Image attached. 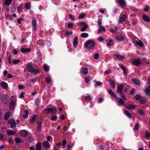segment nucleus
Segmentation results:
<instances>
[{
	"mask_svg": "<svg viewBox=\"0 0 150 150\" xmlns=\"http://www.w3.org/2000/svg\"><path fill=\"white\" fill-rule=\"evenodd\" d=\"M23 19L21 18H20L19 19H17V21L18 23L19 24H21V21L23 20Z\"/></svg>",
	"mask_w": 150,
	"mask_h": 150,
	"instance_id": "e2e57ef3",
	"label": "nucleus"
},
{
	"mask_svg": "<svg viewBox=\"0 0 150 150\" xmlns=\"http://www.w3.org/2000/svg\"><path fill=\"white\" fill-rule=\"evenodd\" d=\"M38 44L39 45H44V43L43 41H41L38 40L37 41Z\"/></svg>",
	"mask_w": 150,
	"mask_h": 150,
	"instance_id": "052dcab7",
	"label": "nucleus"
},
{
	"mask_svg": "<svg viewBox=\"0 0 150 150\" xmlns=\"http://www.w3.org/2000/svg\"><path fill=\"white\" fill-rule=\"evenodd\" d=\"M41 144L40 142H38L36 145V147L37 150H41Z\"/></svg>",
	"mask_w": 150,
	"mask_h": 150,
	"instance_id": "a878e982",
	"label": "nucleus"
},
{
	"mask_svg": "<svg viewBox=\"0 0 150 150\" xmlns=\"http://www.w3.org/2000/svg\"><path fill=\"white\" fill-rule=\"evenodd\" d=\"M85 16V14L84 13H82L79 16V18H83Z\"/></svg>",
	"mask_w": 150,
	"mask_h": 150,
	"instance_id": "864d4df0",
	"label": "nucleus"
},
{
	"mask_svg": "<svg viewBox=\"0 0 150 150\" xmlns=\"http://www.w3.org/2000/svg\"><path fill=\"white\" fill-rule=\"evenodd\" d=\"M25 7L27 9H29L30 8V4L29 3L27 2L25 4Z\"/></svg>",
	"mask_w": 150,
	"mask_h": 150,
	"instance_id": "a18cd8bd",
	"label": "nucleus"
},
{
	"mask_svg": "<svg viewBox=\"0 0 150 150\" xmlns=\"http://www.w3.org/2000/svg\"><path fill=\"white\" fill-rule=\"evenodd\" d=\"M11 112H7L4 116V120H7L8 119L11 115Z\"/></svg>",
	"mask_w": 150,
	"mask_h": 150,
	"instance_id": "aec40b11",
	"label": "nucleus"
},
{
	"mask_svg": "<svg viewBox=\"0 0 150 150\" xmlns=\"http://www.w3.org/2000/svg\"><path fill=\"white\" fill-rule=\"evenodd\" d=\"M114 55L117 58L119 59L122 60L124 59V57L121 55L118 54H115Z\"/></svg>",
	"mask_w": 150,
	"mask_h": 150,
	"instance_id": "b1692460",
	"label": "nucleus"
},
{
	"mask_svg": "<svg viewBox=\"0 0 150 150\" xmlns=\"http://www.w3.org/2000/svg\"><path fill=\"white\" fill-rule=\"evenodd\" d=\"M42 145L44 146L45 148L47 149L50 147V144L49 142L47 141L43 142Z\"/></svg>",
	"mask_w": 150,
	"mask_h": 150,
	"instance_id": "9b49d317",
	"label": "nucleus"
},
{
	"mask_svg": "<svg viewBox=\"0 0 150 150\" xmlns=\"http://www.w3.org/2000/svg\"><path fill=\"white\" fill-rule=\"evenodd\" d=\"M8 123L9 125H11V128H14L16 126V123L15 120L13 118L9 119L8 121Z\"/></svg>",
	"mask_w": 150,
	"mask_h": 150,
	"instance_id": "f03ea898",
	"label": "nucleus"
},
{
	"mask_svg": "<svg viewBox=\"0 0 150 150\" xmlns=\"http://www.w3.org/2000/svg\"><path fill=\"white\" fill-rule=\"evenodd\" d=\"M119 4L121 7L123 8L126 5V3L125 0H117Z\"/></svg>",
	"mask_w": 150,
	"mask_h": 150,
	"instance_id": "7ed1b4c3",
	"label": "nucleus"
},
{
	"mask_svg": "<svg viewBox=\"0 0 150 150\" xmlns=\"http://www.w3.org/2000/svg\"><path fill=\"white\" fill-rule=\"evenodd\" d=\"M46 80L47 81V83L48 84L50 83L51 82V78L49 77L46 78Z\"/></svg>",
	"mask_w": 150,
	"mask_h": 150,
	"instance_id": "4c0bfd02",
	"label": "nucleus"
},
{
	"mask_svg": "<svg viewBox=\"0 0 150 150\" xmlns=\"http://www.w3.org/2000/svg\"><path fill=\"white\" fill-rule=\"evenodd\" d=\"M57 118V116L56 115L50 117V119L53 121L56 120Z\"/></svg>",
	"mask_w": 150,
	"mask_h": 150,
	"instance_id": "37998d69",
	"label": "nucleus"
},
{
	"mask_svg": "<svg viewBox=\"0 0 150 150\" xmlns=\"http://www.w3.org/2000/svg\"><path fill=\"white\" fill-rule=\"evenodd\" d=\"M127 108L129 110H133L136 108V106L133 104H129L127 106Z\"/></svg>",
	"mask_w": 150,
	"mask_h": 150,
	"instance_id": "f3484780",
	"label": "nucleus"
},
{
	"mask_svg": "<svg viewBox=\"0 0 150 150\" xmlns=\"http://www.w3.org/2000/svg\"><path fill=\"white\" fill-rule=\"evenodd\" d=\"M136 44L141 47H144L143 43L141 41H137L136 42Z\"/></svg>",
	"mask_w": 150,
	"mask_h": 150,
	"instance_id": "393cba45",
	"label": "nucleus"
},
{
	"mask_svg": "<svg viewBox=\"0 0 150 150\" xmlns=\"http://www.w3.org/2000/svg\"><path fill=\"white\" fill-rule=\"evenodd\" d=\"M127 16L126 14L122 16L119 18V22L121 23L122 22L124 21L127 19Z\"/></svg>",
	"mask_w": 150,
	"mask_h": 150,
	"instance_id": "20e7f679",
	"label": "nucleus"
},
{
	"mask_svg": "<svg viewBox=\"0 0 150 150\" xmlns=\"http://www.w3.org/2000/svg\"><path fill=\"white\" fill-rule=\"evenodd\" d=\"M139 102L142 104H144L147 102L146 100L145 97H142Z\"/></svg>",
	"mask_w": 150,
	"mask_h": 150,
	"instance_id": "1a4fd4ad",
	"label": "nucleus"
},
{
	"mask_svg": "<svg viewBox=\"0 0 150 150\" xmlns=\"http://www.w3.org/2000/svg\"><path fill=\"white\" fill-rule=\"evenodd\" d=\"M12 1V0H5L4 4L8 6L11 4Z\"/></svg>",
	"mask_w": 150,
	"mask_h": 150,
	"instance_id": "cd10ccee",
	"label": "nucleus"
},
{
	"mask_svg": "<svg viewBox=\"0 0 150 150\" xmlns=\"http://www.w3.org/2000/svg\"><path fill=\"white\" fill-rule=\"evenodd\" d=\"M10 105L11 107H14L15 105V102L13 100L11 101Z\"/></svg>",
	"mask_w": 150,
	"mask_h": 150,
	"instance_id": "72a5a7b5",
	"label": "nucleus"
},
{
	"mask_svg": "<svg viewBox=\"0 0 150 150\" xmlns=\"http://www.w3.org/2000/svg\"><path fill=\"white\" fill-rule=\"evenodd\" d=\"M118 102L120 103L122 105H124L125 104V102L124 100L121 98L119 100Z\"/></svg>",
	"mask_w": 150,
	"mask_h": 150,
	"instance_id": "4d7b16f0",
	"label": "nucleus"
},
{
	"mask_svg": "<svg viewBox=\"0 0 150 150\" xmlns=\"http://www.w3.org/2000/svg\"><path fill=\"white\" fill-rule=\"evenodd\" d=\"M139 128L138 124L136 123L134 126V128L135 130H137Z\"/></svg>",
	"mask_w": 150,
	"mask_h": 150,
	"instance_id": "bf43d9fd",
	"label": "nucleus"
},
{
	"mask_svg": "<svg viewBox=\"0 0 150 150\" xmlns=\"http://www.w3.org/2000/svg\"><path fill=\"white\" fill-rule=\"evenodd\" d=\"M25 93L23 92H21L20 96V98H22L24 97Z\"/></svg>",
	"mask_w": 150,
	"mask_h": 150,
	"instance_id": "680f3d73",
	"label": "nucleus"
},
{
	"mask_svg": "<svg viewBox=\"0 0 150 150\" xmlns=\"http://www.w3.org/2000/svg\"><path fill=\"white\" fill-rule=\"evenodd\" d=\"M113 45V42L112 40L110 39L107 43V45L109 46H111Z\"/></svg>",
	"mask_w": 150,
	"mask_h": 150,
	"instance_id": "ea45409f",
	"label": "nucleus"
},
{
	"mask_svg": "<svg viewBox=\"0 0 150 150\" xmlns=\"http://www.w3.org/2000/svg\"><path fill=\"white\" fill-rule=\"evenodd\" d=\"M28 134L27 131L23 130L21 132V135L23 137H25L28 135Z\"/></svg>",
	"mask_w": 150,
	"mask_h": 150,
	"instance_id": "5701e85b",
	"label": "nucleus"
},
{
	"mask_svg": "<svg viewBox=\"0 0 150 150\" xmlns=\"http://www.w3.org/2000/svg\"><path fill=\"white\" fill-rule=\"evenodd\" d=\"M1 85L2 88L5 89H6L8 87L7 84L4 82L1 83Z\"/></svg>",
	"mask_w": 150,
	"mask_h": 150,
	"instance_id": "2eb2a0df",
	"label": "nucleus"
},
{
	"mask_svg": "<svg viewBox=\"0 0 150 150\" xmlns=\"http://www.w3.org/2000/svg\"><path fill=\"white\" fill-rule=\"evenodd\" d=\"M142 96H139L138 94H137L135 95V96L134 97V98H135L137 100H140V99H141Z\"/></svg>",
	"mask_w": 150,
	"mask_h": 150,
	"instance_id": "c756f323",
	"label": "nucleus"
},
{
	"mask_svg": "<svg viewBox=\"0 0 150 150\" xmlns=\"http://www.w3.org/2000/svg\"><path fill=\"white\" fill-rule=\"evenodd\" d=\"M145 137L146 138H149L150 137L149 133L147 132H146L145 133Z\"/></svg>",
	"mask_w": 150,
	"mask_h": 150,
	"instance_id": "13d9d810",
	"label": "nucleus"
},
{
	"mask_svg": "<svg viewBox=\"0 0 150 150\" xmlns=\"http://www.w3.org/2000/svg\"><path fill=\"white\" fill-rule=\"evenodd\" d=\"M99 55L98 53H96L93 56L94 58L95 59H98L99 58Z\"/></svg>",
	"mask_w": 150,
	"mask_h": 150,
	"instance_id": "3c124183",
	"label": "nucleus"
},
{
	"mask_svg": "<svg viewBox=\"0 0 150 150\" xmlns=\"http://www.w3.org/2000/svg\"><path fill=\"white\" fill-rule=\"evenodd\" d=\"M32 24L34 30L35 31L37 29V24L36 23V20L35 18H34L33 20L32 21Z\"/></svg>",
	"mask_w": 150,
	"mask_h": 150,
	"instance_id": "423d86ee",
	"label": "nucleus"
},
{
	"mask_svg": "<svg viewBox=\"0 0 150 150\" xmlns=\"http://www.w3.org/2000/svg\"><path fill=\"white\" fill-rule=\"evenodd\" d=\"M120 67L121 68L123 71L124 74H127V70L125 67L122 65H121Z\"/></svg>",
	"mask_w": 150,
	"mask_h": 150,
	"instance_id": "58836bf2",
	"label": "nucleus"
},
{
	"mask_svg": "<svg viewBox=\"0 0 150 150\" xmlns=\"http://www.w3.org/2000/svg\"><path fill=\"white\" fill-rule=\"evenodd\" d=\"M78 38L77 37H76L74 38L73 41V43L74 44V47H76L77 45H78V42L77 41Z\"/></svg>",
	"mask_w": 150,
	"mask_h": 150,
	"instance_id": "a211bd4d",
	"label": "nucleus"
},
{
	"mask_svg": "<svg viewBox=\"0 0 150 150\" xmlns=\"http://www.w3.org/2000/svg\"><path fill=\"white\" fill-rule=\"evenodd\" d=\"M52 108H48L44 109V110L46 112V113L47 114L50 113L52 111Z\"/></svg>",
	"mask_w": 150,
	"mask_h": 150,
	"instance_id": "bb28decb",
	"label": "nucleus"
},
{
	"mask_svg": "<svg viewBox=\"0 0 150 150\" xmlns=\"http://www.w3.org/2000/svg\"><path fill=\"white\" fill-rule=\"evenodd\" d=\"M88 26L87 25H85L83 27H82L80 29V30L81 32L84 31H85L86 30Z\"/></svg>",
	"mask_w": 150,
	"mask_h": 150,
	"instance_id": "7c9ffc66",
	"label": "nucleus"
},
{
	"mask_svg": "<svg viewBox=\"0 0 150 150\" xmlns=\"http://www.w3.org/2000/svg\"><path fill=\"white\" fill-rule=\"evenodd\" d=\"M73 24L71 23H68L67 24V26L68 27L70 28H72L73 27Z\"/></svg>",
	"mask_w": 150,
	"mask_h": 150,
	"instance_id": "338daca9",
	"label": "nucleus"
},
{
	"mask_svg": "<svg viewBox=\"0 0 150 150\" xmlns=\"http://www.w3.org/2000/svg\"><path fill=\"white\" fill-rule=\"evenodd\" d=\"M40 102V100L38 98H37L35 102V103L37 105H38V103Z\"/></svg>",
	"mask_w": 150,
	"mask_h": 150,
	"instance_id": "774afa93",
	"label": "nucleus"
},
{
	"mask_svg": "<svg viewBox=\"0 0 150 150\" xmlns=\"http://www.w3.org/2000/svg\"><path fill=\"white\" fill-rule=\"evenodd\" d=\"M38 122V129L37 130V131L40 132L41 131V129L42 127V123L39 121H37Z\"/></svg>",
	"mask_w": 150,
	"mask_h": 150,
	"instance_id": "f8f14e48",
	"label": "nucleus"
},
{
	"mask_svg": "<svg viewBox=\"0 0 150 150\" xmlns=\"http://www.w3.org/2000/svg\"><path fill=\"white\" fill-rule=\"evenodd\" d=\"M125 37L123 36H119L117 37H116L115 38L117 40L119 41H121L124 39Z\"/></svg>",
	"mask_w": 150,
	"mask_h": 150,
	"instance_id": "dca6fc26",
	"label": "nucleus"
},
{
	"mask_svg": "<svg viewBox=\"0 0 150 150\" xmlns=\"http://www.w3.org/2000/svg\"><path fill=\"white\" fill-rule=\"evenodd\" d=\"M132 81H133L136 85H140V82L138 79L134 78H132Z\"/></svg>",
	"mask_w": 150,
	"mask_h": 150,
	"instance_id": "0eeeda50",
	"label": "nucleus"
},
{
	"mask_svg": "<svg viewBox=\"0 0 150 150\" xmlns=\"http://www.w3.org/2000/svg\"><path fill=\"white\" fill-rule=\"evenodd\" d=\"M145 93L147 95L150 96V91L148 88H146L145 91Z\"/></svg>",
	"mask_w": 150,
	"mask_h": 150,
	"instance_id": "c9c22d12",
	"label": "nucleus"
},
{
	"mask_svg": "<svg viewBox=\"0 0 150 150\" xmlns=\"http://www.w3.org/2000/svg\"><path fill=\"white\" fill-rule=\"evenodd\" d=\"M98 26L100 27H101V20L100 19H98Z\"/></svg>",
	"mask_w": 150,
	"mask_h": 150,
	"instance_id": "6e6d98bb",
	"label": "nucleus"
},
{
	"mask_svg": "<svg viewBox=\"0 0 150 150\" xmlns=\"http://www.w3.org/2000/svg\"><path fill=\"white\" fill-rule=\"evenodd\" d=\"M117 91L118 93L121 94H122V89L123 87L122 85L120 86H117Z\"/></svg>",
	"mask_w": 150,
	"mask_h": 150,
	"instance_id": "39448f33",
	"label": "nucleus"
},
{
	"mask_svg": "<svg viewBox=\"0 0 150 150\" xmlns=\"http://www.w3.org/2000/svg\"><path fill=\"white\" fill-rule=\"evenodd\" d=\"M27 68L28 71L32 72L33 70V66L31 64L28 63L27 64Z\"/></svg>",
	"mask_w": 150,
	"mask_h": 150,
	"instance_id": "ddd939ff",
	"label": "nucleus"
},
{
	"mask_svg": "<svg viewBox=\"0 0 150 150\" xmlns=\"http://www.w3.org/2000/svg\"><path fill=\"white\" fill-rule=\"evenodd\" d=\"M125 112L129 118H132V115L127 110H125Z\"/></svg>",
	"mask_w": 150,
	"mask_h": 150,
	"instance_id": "f704fd0d",
	"label": "nucleus"
},
{
	"mask_svg": "<svg viewBox=\"0 0 150 150\" xmlns=\"http://www.w3.org/2000/svg\"><path fill=\"white\" fill-rule=\"evenodd\" d=\"M149 8V6L147 5H146V8H144L143 10L145 11H147L148 10Z\"/></svg>",
	"mask_w": 150,
	"mask_h": 150,
	"instance_id": "69168bd1",
	"label": "nucleus"
},
{
	"mask_svg": "<svg viewBox=\"0 0 150 150\" xmlns=\"http://www.w3.org/2000/svg\"><path fill=\"white\" fill-rule=\"evenodd\" d=\"M95 44V42L93 40H90L87 41L84 45L86 48L92 49L94 48Z\"/></svg>",
	"mask_w": 150,
	"mask_h": 150,
	"instance_id": "f257e3e1",
	"label": "nucleus"
},
{
	"mask_svg": "<svg viewBox=\"0 0 150 150\" xmlns=\"http://www.w3.org/2000/svg\"><path fill=\"white\" fill-rule=\"evenodd\" d=\"M143 19L146 22H149L150 21L149 17L145 14L143 15Z\"/></svg>",
	"mask_w": 150,
	"mask_h": 150,
	"instance_id": "4be33fe9",
	"label": "nucleus"
},
{
	"mask_svg": "<svg viewBox=\"0 0 150 150\" xmlns=\"http://www.w3.org/2000/svg\"><path fill=\"white\" fill-rule=\"evenodd\" d=\"M88 36V34L86 33H83L81 34V37L83 38H86Z\"/></svg>",
	"mask_w": 150,
	"mask_h": 150,
	"instance_id": "2f4dec72",
	"label": "nucleus"
},
{
	"mask_svg": "<svg viewBox=\"0 0 150 150\" xmlns=\"http://www.w3.org/2000/svg\"><path fill=\"white\" fill-rule=\"evenodd\" d=\"M32 73H34L35 74H39L40 73L39 71L37 69H35L33 70V71H32Z\"/></svg>",
	"mask_w": 150,
	"mask_h": 150,
	"instance_id": "49530a36",
	"label": "nucleus"
},
{
	"mask_svg": "<svg viewBox=\"0 0 150 150\" xmlns=\"http://www.w3.org/2000/svg\"><path fill=\"white\" fill-rule=\"evenodd\" d=\"M88 72V69L87 68H83L82 71V73L84 74H86Z\"/></svg>",
	"mask_w": 150,
	"mask_h": 150,
	"instance_id": "a19ab883",
	"label": "nucleus"
},
{
	"mask_svg": "<svg viewBox=\"0 0 150 150\" xmlns=\"http://www.w3.org/2000/svg\"><path fill=\"white\" fill-rule=\"evenodd\" d=\"M132 63L135 65L137 66L141 64V63L139 59H135L132 62Z\"/></svg>",
	"mask_w": 150,
	"mask_h": 150,
	"instance_id": "4468645a",
	"label": "nucleus"
},
{
	"mask_svg": "<svg viewBox=\"0 0 150 150\" xmlns=\"http://www.w3.org/2000/svg\"><path fill=\"white\" fill-rule=\"evenodd\" d=\"M139 114H140L141 115H144V112H143V111L142 110H137Z\"/></svg>",
	"mask_w": 150,
	"mask_h": 150,
	"instance_id": "5fc2aeb1",
	"label": "nucleus"
},
{
	"mask_svg": "<svg viewBox=\"0 0 150 150\" xmlns=\"http://www.w3.org/2000/svg\"><path fill=\"white\" fill-rule=\"evenodd\" d=\"M36 117L37 116L35 115L33 116L31 120V123H32V124H33L35 122Z\"/></svg>",
	"mask_w": 150,
	"mask_h": 150,
	"instance_id": "473e14b6",
	"label": "nucleus"
},
{
	"mask_svg": "<svg viewBox=\"0 0 150 150\" xmlns=\"http://www.w3.org/2000/svg\"><path fill=\"white\" fill-rule=\"evenodd\" d=\"M85 99L88 101H89L91 100V98L90 96H87L85 97Z\"/></svg>",
	"mask_w": 150,
	"mask_h": 150,
	"instance_id": "de8ad7c7",
	"label": "nucleus"
},
{
	"mask_svg": "<svg viewBox=\"0 0 150 150\" xmlns=\"http://www.w3.org/2000/svg\"><path fill=\"white\" fill-rule=\"evenodd\" d=\"M110 82V85L113 88H115V83L114 81L112 79H110L109 81Z\"/></svg>",
	"mask_w": 150,
	"mask_h": 150,
	"instance_id": "6e6552de",
	"label": "nucleus"
},
{
	"mask_svg": "<svg viewBox=\"0 0 150 150\" xmlns=\"http://www.w3.org/2000/svg\"><path fill=\"white\" fill-rule=\"evenodd\" d=\"M108 92L109 94L112 97H114L115 98H117V96L110 89L108 90Z\"/></svg>",
	"mask_w": 150,
	"mask_h": 150,
	"instance_id": "412c9836",
	"label": "nucleus"
},
{
	"mask_svg": "<svg viewBox=\"0 0 150 150\" xmlns=\"http://www.w3.org/2000/svg\"><path fill=\"white\" fill-rule=\"evenodd\" d=\"M29 114V110H25L24 113L22 115L23 118L26 119L28 117Z\"/></svg>",
	"mask_w": 150,
	"mask_h": 150,
	"instance_id": "9d476101",
	"label": "nucleus"
},
{
	"mask_svg": "<svg viewBox=\"0 0 150 150\" xmlns=\"http://www.w3.org/2000/svg\"><path fill=\"white\" fill-rule=\"evenodd\" d=\"M30 50L31 49L29 48H22L21 49V51L23 53L29 52Z\"/></svg>",
	"mask_w": 150,
	"mask_h": 150,
	"instance_id": "6ab92c4d",
	"label": "nucleus"
},
{
	"mask_svg": "<svg viewBox=\"0 0 150 150\" xmlns=\"http://www.w3.org/2000/svg\"><path fill=\"white\" fill-rule=\"evenodd\" d=\"M43 67L45 71H48L49 70V68L47 67V66L45 65H43Z\"/></svg>",
	"mask_w": 150,
	"mask_h": 150,
	"instance_id": "c03bdc74",
	"label": "nucleus"
},
{
	"mask_svg": "<svg viewBox=\"0 0 150 150\" xmlns=\"http://www.w3.org/2000/svg\"><path fill=\"white\" fill-rule=\"evenodd\" d=\"M20 62V60L19 59H16L12 61V62L14 64H16Z\"/></svg>",
	"mask_w": 150,
	"mask_h": 150,
	"instance_id": "09e8293b",
	"label": "nucleus"
},
{
	"mask_svg": "<svg viewBox=\"0 0 150 150\" xmlns=\"http://www.w3.org/2000/svg\"><path fill=\"white\" fill-rule=\"evenodd\" d=\"M2 101L5 104H6L7 103V98L5 97H4L2 98Z\"/></svg>",
	"mask_w": 150,
	"mask_h": 150,
	"instance_id": "603ef678",
	"label": "nucleus"
},
{
	"mask_svg": "<svg viewBox=\"0 0 150 150\" xmlns=\"http://www.w3.org/2000/svg\"><path fill=\"white\" fill-rule=\"evenodd\" d=\"M15 132L12 130H10L8 131L7 133L8 135H12L14 134Z\"/></svg>",
	"mask_w": 150,
	"mask_h": 150,
	"instance_id": "79ce46f5",
	"label": "nucleus"
},
{
	"mask_svg": "<svg viewBox=\"0 0 150 150\" xmlns=\"http://www.w3.org/2000/svg\"><path fill=\"white\" fill-rule=\"evenodd\" d=\"M16 6L15 4H13L11 8V11L12 12H14L16 10Z\"/></svg>",
	"mask_w": 150,
	"mask_h": 150,
	"instance_id": "c85d7f7f",
	"label": "nucleus"
},
{
	"mask_svg": "<svg viewBox=\"0 0 150 150\" xmlns=\"http://www.w3.org/2000/svg\"><path fill=\"white\" fill-rule=\"evenodd\" d=\"M16 142V143H20L21 142V140L20 138L17 137L15 139Z\"/></svg>",
	"mask_w": 150,
	"mask_h": 150,
	"instance_id": "8fccbe9b",
	"label": "nucleus"
},
{
	"mask_svg": "<svg viewBox=\"0 0 150 150\" xmlns=\"http://www.w3.org/2000/svg\"><path fill=\"white\" fill-rule=\"evenodd\" d=\"M6 18L7 19H9V20H12L13 19V18L11 16L9 15H8L7 16Z\"/></svg>",
	"mask_w": 150,
	"mask_h": 150,
	"instance_id": "0e129e2a",
	"label": "nucleus"
},
{
	"mask_svg": "<svg viewBox=\"0 0 150 150\" xmlns=\"http://www.w3.org/2000/svg\"><path fill=\"white\" fill-rule=\"evenodd\" d=\"M52 111L51 112L52 113V114L55 115L57 113V110L56 109L52 108Z\"/></svg>",
	"mask_w": 150,
	"mask_h": 150,
	"instance_id": "e433bc0d",
	"label": "nucleus"
}]
</instances>
